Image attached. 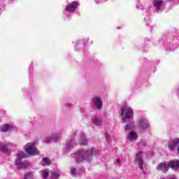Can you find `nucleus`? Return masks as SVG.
<instances>
[{"label":"nucleus","instance_id":"1","mask_svg":"<svg viewBox=\"0 0 179 179\" xmlns=\"http://www.w3.org/2000/svg\"><path fill=\"white\" fill-rule=\"evenodd\" d=\"M99 151L95 148H91L88 150H79L76 152L71 154V157L74 159L76 163H80V162H92L94 156H97Z\"/></svg>","mask_w":179,"mask_h":179},{"label":"nucleus","instance_id":"2","mask_svg":"<svg viewBox=\"0 0 179 179\" xmlns=\"http://www.w3.org/2000/svg\"><path fill=\"white\" fill-rule=\"evenodd\" d=\"M159 45H164L166 51H174L179 46V36L167 42V38L163 36L159 39Z\"/></svg>","mask_w":179,"mask_h":179},{"label":"nucleus","instance_id":"3","mask_svg":"<svg viewBox=\"0 0 179 179\" xmlns=\"http://www.w3.org/2000/svg\"><path fill=\"white\" fill-rule=\"evenodd\" d=\"M122 124H127V120H131L134 118V109L129 106H124L122 108Z\"/></svg>","mask_w":179,"mask_h":179},{"label":"nucleus","instance_id":"4","mask_svg":"<svg viewBox=\"0 0 179 179\" xmlns=\"http://www.w3.org/2000/svg\"><path fill=\"white\" fill-rule=\"evenodd\" d=\"M15 156L17 157L15 159V164L17 166V169L18 170H20V169H23V167H26L27 165L24 164L22 161V159H25L26 157V154L23 152H17Z\"/></svg>","mask_w":179,"mask_h":179},{"label":"nucleus","instance_id":"5","mask_svg":"<svg viewBox=\"0 0 179 179\" xmlns=\"http://www.w3.org/2000/svg\"><path fill=\"white\" fill-rule=\"evenodd\" d=\"M25 151L30 155V156H38V155H40L38 149L32 143H27L25 145Z\"/></svg>","mask_w":179,"mask_h":179},{"label":"nucleus","instance_id":"6","mask_svg":"<svg viewBox=\"0 0 179 179\" xmlns=\"http://www.w3.org/2000/svg\"><path fill=\"white\" fill-rule=\"evenodd\" d=\"M134 162L138 164L139 166L140 170L145 173V171H143V164L145 163V161L143 160V152L140 151L139 152L136 154Z\"/></svg>","mask_w":179,"mask_h":179},{"label":"nucleus","instance_id":"7","mask_svg":"<svg viewBox=\"0 0 179 179\" xmlns=\"http://www.w3.org/2000/svg\"><path fill=\"white\" fill-rule=\"evenodd\" d=\"M138 125L141 131L145 132L149 128V121L145 119V117H141L138 121Z\"/></svg>","mask_w":179,"mask_h":179},{"label":"nucleus","instance_id":"8","mask_svg":"<svg viewBox=\"0 0 179 179\" xmlns=\"http://www.w3.org/2000/svg\"><path fill=\"white\" fill-rule=\"evenodd\" d=\"M80 4L78 1H73L72 3H69L66 6V11L69 13H73L78 9V7Z\"/></svg>","mask_w":179,"mask_h":179},{"label":"nucleus","instance_id":"9","mask_svg":"<svg viewBox=\"0 0 179 179\" xmlns=\"http://www.w3.org/2000/svg\"><path fill=\"white\" fill-rule=\"evenodd\" d=\"M164 5V1L163 0H153L152 1V8L155 9V12H159L162 10V8Z\"/></svg>","mask_w":179,"mask_h":179},{"label":"nucleus","instance_id":"10","mask_svg":"<svg viewBox=\"0 0 179 179\" xmlns=\"http://www.w3.org/2000/svg\"><path fill=\"white\" fill-rule=\"evenodd\" d=\"M178 145L179 138H175L171 141L168 142V149H169L171 152H174V150H176V148H177V146H178Z\"/></svg>","mask_w":179,"mask_h":179},{"label":"nucleus","instance_id":"11","mask_svg":"<svg viewBox=\"0 0 179 179\" xmlns=\"http://www.w3.org/2000/svg\"><path fill=\"white\" fill-rule=\"evenodd\" d=\"M170 169V166L166 162H161L159 165L157 166V170L158 171H162V173H167L169 171V169Z\"/></svg>","mask_w":179,"mask_h":179},{"label":"nucleus","instance_id":"12","mask_svg":"<svg viewBox=\"0 0 179 179\" xmlns=\"http://www.w3.org/2000/svg\"><path fill=\"white\" fill-rule=\"evenodd\" d=\"M59 136H61V134H53L52 136H47L45 138V143H50V142H58Z\"/></svg>","mask_w":179,"mask_h":179},{"label":"nucleus","instance_id":"13","mask_svg":"<svg viewBox=\"0 0 179 179\" xmlns=\"http://www.w3.org/2000/svg\"><path fill=\"white\" fill-rule=\"evenodd\" d=\"M92 103L98 108V110H101L103 108V101L101 99L99 96H95L92 99Z\"/></svg>","mask_w":179,"mask_h":179},{"label":"nucleus","instance_id":"14","mask_svg":"<svg viewBox=\"0 0 179 179\" xmlns=\"http://www.w3.org/2000/svg\"><path fill=\"white\" fill-rule=\"evenodd\" d=\"M76 145L75 139L72 138L69 141H67L65 147V153H68L71 149L73 148V146Z\"/></svg>","mask_w":179,"mask_h":179},{"label":"nucleus","instance_id":"15","mask_svg":"<svg viewBox=\"0 0 179 179\" xmlns=\"http://www.w3.org/2000/svg\"><path fill=\"white\" fill-rule=\"evenodd\" d=\"M169 166L173 171L179 170V160H171L169 162Z\"/></svg>","mask_w":179,"mask_h":179},{"label":"nucleus","instance_id":"16","mask_svg":"<svg viewBox=\"0 0 179 179\" xmlns=\"http://www.w3.org/2000/svg\"><path fill=\"white\" fill-rule=\"evenodd\" d=\"M13 129V125L12 124H4L1 127V131L2 132H10Z\"/></svg>","mask_w":179,"mask_h":179},{"label":"nucleus","instance_id":"17","mask_svg":"<svg viewBox=\"0 0 179 179\" xmlns=\"http://www.w3.org/2000/svg\"><path fill=\"white\" fill-rule=\"evenodd\" d=\"M127 138L130 142H131V141H136V139H138V134L134 131H130L127 134Z\"/></svg>","mask_w":179,"mask_h":179},{"label":"nucleus","instance_id":"18","mask_svg":"<svg viewBox=\"0 0 179 179\" xmlns=\"http://www.w3.org/2000/svg\"><path fill=\"white\" fill-rule=\"evenodd\" d=\"M9 144L8 143H1L0 142V150H2L4 153H8V147Z\"/></svg>","mask_w":179,"mask_h":179},{"label":"nucleus","instance_id":"19","mask_svg":"<svg viewBox=\"0 0 179 179\" xmlns=\"http://www.w3.org/2000/svg\"><path fill=\"white\" fill-rule=\"evenodd\" d=\"M80 142L83 145H86L87 143V138L86 137V135L85 134L81 133L80 135Z\"/></svg>","mask_w":179,"mask_h":179},{"label":"nucleus","instance_id":"20","mask_svg":"<svg viewBox=\"0 0 179 179\" xmlns=\"http://www.w3.org/2000/svg\"><path fill=\"white\" fill-rule=\"evenodd\" d=\"M61 174L59 173V172L57 171H52L50 172V178L51 179H58L59 178V176Z\"/></svg>","mask_w":179,"mask_h":179},{"label":"nucleus","instance_id":"21","mask_svg":"<svg viewBox=\"0 0 179 179\" xmlns=\"http://www.w3.org/2000/svg\"><path fill=\"white\" fill-rule=\"evenodd\" d=\"M134 129V122H129L126 124L124 127L125 132H129Z\"/></svg>","mask_w":179,"mask_h":179},{"label":"nucleus","instance_id":"22","mask_svg":"<svg viewBox=\"0 0 179 179\" xmlns=\"http://www.w3.org/2000/svg\"><path fill=\"white\" fill-rule=\"evenodd\" d=\"M83 43L82 41H78L76 42V46H75V50L76 51H80L82 50V48L83 47Z\"/></svg>","mask_w":179,"mask_h":179},{"label":"nucleus","instance_id":"23","mask_svg":"<svg viewBox=\"0 0 179 179\" xmlns=\"http://www.w3.org/2000/svg\"><path fill=\"white\" fill-rule=\"evenodd\" d=\"M39 174L41 176V178L43 179H48V176L50 173H48V171L43 170L39 171Z\"/></svg>","mask_w":179,"mask_h":179},{"label":"nucleus","instance_id":"24","mask_svg":"<svg viewBox=\"0 0 179 179\" xmlns=\"http://www.w3.org/2000/svg\"><path fill=\"white\" fill-rule=\"evenodd\" d=\"M40 163L42 166H48V164H51L50 159L47 157L42 159V161Z\"/></svg>","mask_w":179,"mask_h":179},{"label":"nucleus","instance_id":"25","mask_svg":"<svg viewBox=\"0 0 179 179\" xmlns=\"http://www.w3.org/2000/svg\"><path fill=\"white\" fill-rule=\"evenodd\" d=\"M92 123L94 125L99 126L101 125V120L99 117H94L92 118Z\"/></svg>","mask_w":179,"mask_h":179},{"label":"nucleus","instance_id":"26","mask_svg":"<svg viewBox=\"0 0 179 179\" xmlns=\"http://www.w3.org/2000/svg\"><path fill=\"white\" fill-rule=\"evenodd\" d=\"M24 179H33V173L29 172L24 175Z\"/></svg>","mask_w":179,"mask_h":179},{"label":"nucleus","instance_id":"27","mask_svg":"<svg viewBox=\"0 0 179 179\" xmlns=\"http://www.w3.org/2000/svg\"><path fill=\"white\" fill-rule=\"evenodd\" d=\"M71 174L72 176H76V168H71Z\"/></svg>","mask_w":179,"mask_h":179},{"label":"nucleus","instance_id":"28","mask_svg":"<svg viewBox=\"0 0 179 179\" xmlns=\"http://www.w3.org/2000/svg\"><path fill=\"white\" fill-rule=\"evenodd\" d=\"M121 162V160L119 159V158H117V159H116V163H117V164H120V163Z\"/></svg>","mask_w":179,"mask_h":179},{"label":"nucleus","instance_id":"29","mask_svg":"<svg viewBox=\"0 0 179 179\" xmlns=\"http://www.w3.org/2000/svg\"><path fill=\"white\" fill-rule=\"evenodd\" d=\"M140 143H141V145H142V146H145V141H141V142H140Z\"/></svg>","mask_w":179,"mask_h":179},{"label":"nucleus","instance_id":"30","mask_svg":"<svg viewBox=\"0 0 179 179\" xmlns=\"http://www.w3.org/2000/svg\"><path fill=\"white\" fill-rule=\"evenodd\" d=\"M81 171H83V173H85V167H83V166L81 167Z\"/></svg>","mask_w":179,"mask_h":179},{"label":"nucleus","instance_id":"31","mask_svg":"<svg viewBox=\"0 0 179 179\" xmlns=\"http://www.w3.org/2000/svg\"><path fill=\"white\" fill-rule=\"evenodd\" d=\"M146 19H147L148 20H149V17H148V15H147V17H145L144 18L145 20H146Z\"/></svg>","mask_w":179,"mask_h":179},{"label":"nucleus","instance_id":"32","mask_svg":"<svg viewBox=\"0 0 179 179\" xmlns=\"http://www.w3.org/2000/svg\"><path fill=\"white\" fill-rule=\"evenodd\" d=\"M177 152L179 154V144H178V148H177Z\"/></svg>","mask_w":179,"mask_h":179},{"label":"nucleus","instance_id":"33","mask_svg":"<svg viewBox=\"0 0 179 179\" xmlns=\"http://www.w3.org/2000/svg\"><path fill=\"white\" fill-rule=\"evenodd\" d=\"M106 136V139L108 141V136Z\"/></svg>","mask_w":179,"mask_h":179},{"label":"nucleus","instance_id":"34","mask_svg":"<svg viewBox=\"0 0 179 179\" xmlns=\"http://www.w3.org/2000/svg\"><path fill=\"white\" fill-rule=\"evenodd\" d=\"M161 179H166V178H162Z\"/></svg>","mask_w":179,"mask_h":179},{"label":"nucleus","instance_id":"35","mask_svg":"<svg viewBox=\"0 0 179 179\" xmlns=\"http://www.w3.org/2000/svg\"><path fill=\"white\" fill-rule=\"evenodd\" d=\"M169 1H173V0H169Z\"/></svg>","mask_w":179,"mask_h":179},{"label":"nucleus","instance_id":"36","mask_svg":"<svg viewBox=\"0 0 179 179\" xmlns=\"http://www.w3.org/2000/svg\"><path fill=\"white\" fill-rule=\"evenodd\" d=\"M139 9V7H137Z\"/></svg>","mask_w":179,"mask_h":179},{"label":"nucleus","instance_id":"37","mask_svg":"<svg viewBox=\"0 0 179 179\" xmlns=\"http://www.w3.org/2000/svg\"><path fill=\"white\" fill-rule=\"evenodd\" d=\"M11 1H13V0H11Z\"/></svg>","mask_w":179,"mask_h":179}]
</instances>
